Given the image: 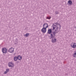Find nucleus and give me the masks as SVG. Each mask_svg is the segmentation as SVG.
Returning a JSON list of instances; mask_svg holds the SVG:
<instances>
[{
    "label": "nucleus",
    "mask_w": 76,
    "mask_h": 76,
    "mask_svg": "<svg viewBox=\"0 0 76 76\" xmlns=\"http://www.w3.org/2000/svg\"><path fill=\"white\" fill-rule=\"evenodd\" d=\"M53 31H54V32L50 34V38H55V36H56V35L55 34L56 33H57V29H58V28L59 27H60V25L59 24L56 25V26L54 24L53 26Z\"/></svg>",
    "instance_id": "1"
},
{
    "label": "nucleus",
    "mask_w": 76,
    "mask_h": 76,
    "mask_svg": "<svg viewBox=\"0 0 76 76\" xmlns=\"http://www.w3.org/2000/svg\"><path fill=\"white\" fill-rule=\"evenodd\" d=\"M71 47L73 48H75L76 47V43H72L71 44Z\"/></svg>",
    "instance_id": "2"
},
{
    "label": "nucleus",
    "mask_w": 76,
    "mask_h": 76,
    "mask_svg": "<svg viewBox=\"0 0 76 76\" xmlns=\"http://www.w3.org/2000/svg\"><path fill=\"white\" fill-rule=\"evenodd\" d=\"M42 31L43 33H45L47 31L46 28L43 27L42 29Z\"/></svg>",
    "instance_id": "3"
},
{
    "label": "nucleus",
    "mask_w": 76,
    "mask_h": 76,
    "mask_svg": "<svg viewBox=\"0 0 76 76\" xmlns=\"http://www.w3.org/2000/svg\"><path fill=\"white\" fill-rule=\"evenodd\" d=\"M43 28L46 29V28H47L48 27V25L47 23H45L43 25Z\"/></svg>",
    "instance_id": "4"
},
{
    "label": "nucleus",
    "mask_w": 76,
    "mask_h": 76,
    "mask_svg": "<svg viewBox=\"0 0 76 76\" xmlns=\"http://www.w3.org/2000/svg\"><path fill=\"white\" fill-rule=\"evenodd\" d=\"M13 51H14V48H11L9 49V52H10V53H13Z\"/></svg>",
    "instance_id": "5"
},
{
    "label": "nucleus",
    "mask_w": 76,
    "mask_h": 76,
    "mask_svg": "<svg viewBox=\"0 0 76 76\" xmlns=\"http://www.w3.org/2000/svg\"><path fill=\"white\" fill-rule=\"evenodd\" d=\"M2 52L3 53H7V49L6 48H4L2 49Z\"/></svg>",
    "instance_id": "6"
},
{
    "label": "nucleus",
    "mask_w": 76,
    "mask_h": 76,
    "mask_svg": "<svg viewBox=\"0 0 76 76\" xmlns=\"http://www.w3.org/2000/svg\"><path fill=\"white\" fill-rule=\"evenodd\" d=\"M8 66L9 67H13V64L12 62L9 63L8 64Z\"/></svg>",
    "instance_id": "7"
},
{
    "label": "nucleus",
    "mask_w": 76,
    "mask_h": 76,
    "mask_svg": "<svg viewBox=\"0 0 76 76\" xmlns=\"http://www.w3.org/2000/svg\"><path fill=\"white\" fill-rule=\"evenodd\" d=\"M52 42H56V38H53L52 40Z\"/></svg>",
    "instance_id": "8"
},
{
    "label": "nucleus",
    "mask_w": 76,
    "mask_h": 76,
    "mask_svg": "<svg viewBox=\"0 0 76 76\" xmlns=\"http://www.w3.org/2000/svg\"><path fill=\"white\" fill-rule=\"evenodd\" d=\"M51 32L52 31H51V29H49L48 30V33L49 34H50L51 33Z\"/></svg>",
    "instance_id": "9"
},
{
    "label": "nucleus",
    "mask_w": 76,
    "mask_h": 76,
    "mask_svg": "<svg viewBox=\"0 0 76 76\" xmlns=\"http://www.w3.org/2000/svg\"><path fill=\"white\" fill-rule=\"evenodd\" d=\"M17 58L19 60H20L22 59V57L20 56H18Z\"/></svg>",
    "instance_id": "10"
},
{
    "label": "nucleus",
    "mask_w": 76,
    "mask_h": 76,
    "mask_svg": "<svg viewBox=\"0 0 76 76\" xmlns=\"http://www.w3.org/2000/svg\"><path fill=\"white\" fill-rule=\"evenodd\" d=\"M68 3L70 5H72V1H71V0L69 1H68Z\"/></svg>",
    "instance_id": "11"
},
{
    "label": "nucleus",
    "mask_w": 76,
    "mask_h": 76,
    "mask_svg": "<svg viewBox=\"0 0 76 76\" xmlns=\"http://www.w3.org/2000/svg\"><path fill=\"white\" fill-rule=\"evenodd\" d=\"M18 57L17 56H15L14 58V60L15 61H16L18 60Z\"/></svg>",
    "instance_id": "12"
},
{
    "label": "nucleus",
    "mask_w": 76,
    "mask_h": 76,
    "mask_svg": "<svg viewBox=\"0 0 76 76\" xmlns=\"http://www.w3.org/2000/svg\"><path fill=\"white\" fill-rule=\"evenodd\" d=\"M73 56L74 57L76 58V53H75L73 55Z\"/></svg>",
    "instance_id": "13"
},
{
    "label": "nucleus",
    "mask_w": 76,
    "mask_h": 76,
    "mask_svg": "<svg viewBox=\"0 0 76 76\" xmlns=\"http://www.w3.org/2000/svg\"><path fill=\"white\" fill-rule=\"evenodd\" d=\"M28 35H29V34L27 33L25 35V36H26V37H28Z\"/></svg>",
    "instance_id": "14"
},
{
    "label": "nucleus",
    "mask_w": 76,
    "mask_h": 76,
    "mask_svg": "<svg viewBox=\"0 0 76 76\" xmlns=\"http://www.w3.org/2000/svg\"><path fill=\"white\" fill-rule=\"evenodd\" d=\"M6 71L7 72H8L9 71V69H6Z\"/></svg>",
    "instance_id": "15"
},
{
    "label": "nucleus",
    "mask_w": 76,
    "mask_h": 76,
    "mask_svg": "<svg viewBox=\"0 0 76 76\" xmlns=\"http://www.w3.org/2000/svg\"><path fill=\"white\" fill-rule=\"evenodd\" d=\"M47 18L48 19H50L51 18V17H48Z\"/></svg>",
    "instance_id": "16"
},
{
    "label": "nucleus",
    "mask_w": 76,
    "mask_h": 76,
    "mask_svg": "<svg viewBox=\"0 0 76 76\" xmlns=\"http://www.w3.org/2000/svg\"><path fill=\"white\" fill-rule=\"evenodd\" d=\"M7 72H6V71L5 72H4V74H6V73H7Z\"/></svg>",
    "instance_id": "17"
},
{
    "label": "nucleus",
    "mask_w": 76,
    "mask_h": 76,
    "mask_svg": "<svg viewBox=\"0 0 76 76\" xmlns=\"http://www.w3.org/2000/svg\"><path fill=\"white\" fill-rule=\"evenodd\" d=\"M57 23H56V25H57Z\"/></svg>",
    "instance_id": "18"
}]
</instances>
